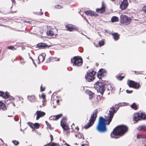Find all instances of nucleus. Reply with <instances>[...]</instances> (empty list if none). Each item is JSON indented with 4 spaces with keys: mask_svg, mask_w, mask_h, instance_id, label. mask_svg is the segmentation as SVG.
Returning <instances> with one entry per match:
<instances>
[{
    "mask_svg": "<svg viewBox=\"0 0 146 146\" xmlns=\"http://www.w3.org/2000/svg\"><path fill=\"white\" fill-rule=\"evenodd\" d=\"M119 109L118 105H115L111 108L109 111V113L107 116H106L104 119L102 117H100L97 125L96 126V129L99 132L104 133L107 131L106 125H109L111 121L114 113Z\"/></svg>",
    "mask_w": 146,
    "mask_h": 146,
    "instance_id": "nucleus-1",
    "label": "nucleus"
},
{
    "mask_svg": "<svg viewBox=\"0 0 146 146\" xmlns=\"http://www.w3.org/2000/svg\"><path fill=\"white\" fill-rule=\"evenodd\" d=\"M127 127L124 125H120L115 128L111 133V138L117 139L123 135L127 131Z\"/></svg>",
    "mask_w": 146,
    "mask_h": 146,
    "instance_id": "nucleus-2",
    "label": "nucleus"
},
{
    "mask_svg": "<svg viewBox=\"0 0 146 146\" xmlns=\"http://www.w3.org/2000/svg\"><path fill=\"white\" fill-rule=\"evenodd\" d=\"M0 96H2L3 98L6 99L5 101V103L7 104H11L14 106H15V105L13 101L14 98L11 96H10L9 94L7 92H6L5 93L4 92L0 91Z\"/></svg>",
    "mask_w": 146,
    "mask_h": 146,
    "instance_id": "nucleus-3",
    "label": "nucleus"
},
{
    "mask_svg": "<svg viewBox=\"0 0 146 146\" xmlns=\"http://www.w3.org/2000/svg\"><path fill=\"white\" fill-rule=\"evenodd\" d=\"M98 113V112L97 109L94 110L93 112L92 115L91 116L89 122L84 126V127L85 129H88L93 125L96 120L97 115Z\"/></svg>",
    "mask_w": 146,
    "mask_h": 146,
    "instance_id": "nucleus-4",
    "label": "nucleus"
},
{
    "mask_svg": "<svg viewBox=\"0 0 146 146\" xmlns=\"http://www.w3.org/2000/svg\"><path fill=\"white\" fill-rule=\"evenodd\" d=\"M94 88L96 89L98 92H100L101 94H102L105 91V85L101 82H98L94 85Z\"/></svg>",
    "mask_w": 146,
    "mask_h": 146,
    "instance_id": "nucleus-5",
    "label": "nucleus"
},
{
    "mask_svg": "<svg viewBox=\"0 0 146 146\" xmlns=\"http://www.w3.org/2000/svg\"><path fill=\"white\" fill-rule=\"evenodd\" d=\"M96 72L93 70H88L85 75V78L88 82L92 81L95 79Z\"/></svg>",
    "mask_w": 146,
    "mask_h": 146,
    "instance_id": "nucleus-6",
    "label": "nucleus"
},
{
    "mask_svg": "<svg viewBox=\"0 0 146 146\" xmlns=\"http://www.w3.org/2000/svg\"><path fill=\"white\" fill-rule=\"evenodd\" d=\"M71 61L73 65L78 66H81L83 62L82 59L80 56H75L71 59Z\"/></svg>",
    "mask_w": 146,
    "mask_h": 146,
    "instance_id": "nucleus-7",
    "label": "nucleus"
},
{
    "mask_svg": "<svg viewBox=\"0 0 146 146\" xmlns=\"http://www.w3.org/2000/svg\"><path fill=\"white\" fill-rule=\"evenodd\" d=\"M146 119V115L144 113L141 112L140 113H137L133 115V119L137 121L139 120H142Z\"/></svg>",
    "mask_w": 146,
    "mask_h": 146,
    "instance_id": "nucleus-8",
    "label": "nucleus"
},
{
    "mask_svg": "<svg viewBox=\"0 0 146 146\" xmlns=\"http://www.w3.org/2000/svg\"><path fill=\"white\" fill-rule=\"evenodd\" d=\"M120 19L121 23L126 25L129 24L131 20V18L126 15H123L120 16Z\"/></svg>",
    "mask_w": 146,
    "mask_h": 146,
    "instance_id": "nucleus-9",
    "label": "nucleus"
},
{
    "mask_svg": "<svg viewBox=\"0 0 146 146\" xmlns=\"http://www.w3.org/2000/svg\"><path fill=\"white\" fill-rule=\"evenodd\" d=\"M127 84L129 87L133 88L135 89H138L140 86L139 83L132 80H128Z\"/></svg>",
    "mask_w": 146,
    "mask_h": 146,
    "instance_id": "nucleus-10",
    "label": "nucleus"
},
{
    "mask_svg": "<svg viewBox=\"0 0 146 146\" xmlns=\"http://www.w3.org/2000/svg\"><path fill=\"white\" fill-rule=\"evenodd\" d=\"M66 118H63L61 121V125L64 130H67L68 129V126L66 123Z\"/></svg>",
    "mask_w": 146,
    "mask_h": 146,
    "instance_id": "nucleus-11",
    "label": "nucleus"
},
{
    "mask_svg": "<svg viewBox=\"0 0 146 146\" xmlns=\"http://www.w3.org/2000/svg\"><path fill=\"white\" fill-rule=\"evenodd\" d=\"M59 100L58 99H57L56 97L55 98H54L52 97H52L51 99V104L52 105L53 107L55 108L56 107V106L57 105H58L59 103Z\"/></svg>",
    "mask_w": 146,
    "mask_h": 146,
    "instance_id": "nucleus-12",
    "label": "nucleus"
},
{
    "mask_svg": "<svg viewBox=\"0 0 146 146\" xmlns=\"http://www.w3.org/2000/svg\"><path fill=\"white\" fill-rule=\"evenodd\" d=\"M66 27L68 30L70 31H73L74 30H78V27L72 25H68L66 26Z\"/></svg>",
    "mask_w": 146,
    "mask_h": 146,
    "instance_id": "nucleus-13",
    "label": "nucleus"
},
{
    "mask_svg": "<svg viewBox=\"0 0 146 146\" xmlns=\"http://www.w3.org/2000/svg\"><path fill=\"white\" fill-rule=\"evenodd\" d=\"M28 125L30 127L33 129L35 128L38 129L39 128L40 124L38 123H35L34 124H33L31 122H29L28 123Z\"/></svg>",
    "mask_w": 146,
    "mask_h": 146,
    "instance_id": "nucleus-14",
    "label": "nucleus"
},
{
    "mask_svg": "<svg viewBox=\"0 0 146 146\" xmlns=\"http://www.w3.org/2000/svg\"><path fill=\"white\" fill-rule=\"evenodd\" d=\"M36 114L37 115L36 119H38L40 117H42L45 115V113L41 111H38L36 112Z\"/></svg>",
    "mask_w": 146,
    "mask_h": 146,
    "instance_id": "nucleus-15",
    "label": "nucleus"
},
{
    "mask_svg": "<svg viewBox=\"0 0 146 146\" xmlns=\"http://www.w3.org/2000/svg\"><path fill=\"white\" fill-rule=\"evenodd\" d=\"M128 4L127 1H123L120 5V8L122 10L125 9L127 7Z\"/></svg>",
    "mask_w": 146,
    "mask_h": 146,
    "instance_id": "nucleus-16",
    "label": "nucleus"
},
{
    "mask_svg": "<svg viewBox=\"0 0 146 146\" xmlns=\"http://www.w3.org/2000/svg\"><path fill=\"white\" fill-rule=\"evenodd\" d=\"M85 14L88 15L94 16H96L98 15L97 14L92 11H85Z\"/></svg>",
    "mask_w": 146,
    "mask_h": 146,
    "instance_id": "nucleus-17",
    "label": "nucleus"
},
{
    "mask_svg": "<svg viewBox=\"0 0 146 146\" xmlns=\"http://www.w3.org/2000/svg\"><path fill=\"white\" fill-rule=\"evenodd\" d=\"M62 116V114H60L56 115H54L50 116L49 118L50 120H57Z\"/></svg>",
    "mask_w": 146,
    "mask_h": 146,
    "instance_id": "nucleus-18",
    "label": "nucleus"
},
{
    "mask_svg": "<svg viewBox=\"0 0 146 146\" xmlns=\"http://www.w3.org/2000/svg\"><path fill=\"white\" fill-rule=\"evenodd\" d=\"M45 55L44 53H42L38 56V58L39 62H42L44 60Z\"/></svg>",
    "mask_w": 146,
    "mask_h": 146,
    "instance_id": "nucleus-19",
    "label": "nucleus"
},
{
    "mask_svg": "<svg viewBox=\"0 0 146 146\" xmlns=\"http://www.w3.org/2000/svg\"><path fill=\"white\" fill-rule=\"evenodd\" d=\"M37 47L40 48H44L48 46V45L45 43H40L37 45Z\"/></svg>",
    "mask_w": 146,
    "mask_h": 146,
    "instance_id": "nucleus-20",
    "label": "nucleus"
},
{
    "mask_svg": "<svg viewBox=\"0 0 146 146\" xmlns=\"http://www.w3.org/2000/svg\"><path fill=\"white\" fill-rule=\"evenodd\" d=\"M7 109V107L5 104L2 101H0V110L4 111L6 110Z\"/></svg>",
    "mask_w": 146,
    "mask_h": 146,
    "instance_id": "nucleus-21",
    "label": "nucleus"
},
{
    "mask_svg": "<svg viewBox=\"0 0 146 146\" xmlns=\"http://www.w3.org/2000/svg\"><path fill=\"white\" fill-rule=\"evenodd\" d=\"M105 7L104 5H102V7L100 9H98L96 10L97 12L100 13H102L104 12Z\"/></svg>",
    "mask_w": 146,
    "mask_h": 146,
    "instance_id": "nucleus-22",
    "label": "nucleus"
},
{
    "mask_svg": "<svg viewBox=\"0 0 146 146\" xmlns=\"http://www.w3.org/2000/svg\"><path fill=\"white\" fill-rule=\"evenodd\" d=\"M28 99L31 102H34L36 101V99L34 96H28Z\"/></svg>",
    "mask_w": 146,
    "mask_h": 146,
    "instance_id": "nucleus-23",
    "label": "nucleus"
},
{
    "mask_svg": "<svg viewBox=\"0 0 146 146\" xmlns=\"http://www.w3.org/2000/svg\"><path fill=\"white\" fill-rule=\"evenodd\" d=\"M71 127L72 129V132H76L77 131H78L79 130V128L77 126L75 127L74 124V123H73L71 125Z\"/></svg>",
    "mask_w": 146,
    "mask_h": 146,
    "instance_id": "nucleus-24",
    "label": "nucleus"
},
{
    "mask_svg": "<svg viewBox=\"0 0 146 146\" xmlns=\"http://www.w3.org/2000/svg\"><path fill=\"white\" fill-rule=\"evenodd\" d=\"M137 129L139 131H146V125H141L138 127Z\"/></svg>",
    "mask_w": 146,
    "mask_h": 146,
    "instance_id": "nucleus-25",
    "label": "nucleus"
},
{
    "mask_svg": "<svg viewBox=\"0 0 146 146\" xmlns=\"http://www.w3.org/2000/svg\"><path fill=\"white\" fill-rule=\"evenodd\" d=\"M75 136L76 137H78L79 139L83 138V139H84V137L83 135L80 133L79 132L77 134H76Z\"/></svg>",
    "mask_w": 146,
    "mask_h": 146,
    "instance_id": "nucleus-26",
    "label": "nucleus"
},
{
    "mask_svg": "<svg viewBox=\"0 0 146 146\" xmlns=\"http://www.w3.org/2000/svg\"><path fill=\"white\" fill-rule=\"evenodd\" d=\"M45 97L46 96L44 94H42L41 95V98L43 99V100L42 101V102H43L42 105L43 106H45L46 105V103H45V102L46 101Z\"/></svg>",
    "mask_w": 146,
    "mask_h": 146,
    "instance_id": "nucleus-27",
    "label": "nucleus"
},
{
    "mask_svg": "<svg viewBox=\"0 0 146 146\" xmlns=\"http://www.w3.org/2000/svg\"><path fill=\"white\" fill-rule=\"evenodd\" d=\"M98 72L102 74V75L103 76H104L106 74V72L105 71V70L104 69H100L99 70Z\"/></svg>",
    "mask_w": 146,
    "mask_h": 146,
    "instance_id": "nucleus-28",
    "label": "nucleus"
},
{
    "mask_svg": "<svg viewBox=\"0 0 146 146\" xmlns=\"http://www.w3.org/2000/svg\"><path fill=\"white\" fill-rule=\"evenodd\" d=\"M112 35L113 36V38L115 40H117L119 39V36L117 33H112Z\"/></svg>",
    "mask_w": 146,
    "mask_h": 146,
    "instance_id": "nucleus-29",
    "label": "nucleus"
},
{
    "mask_svg": "<svg viewBox=\"0 0 146 146\" xmlns=\"http://www.w3.org/2000/svg\"><path fill=\"white\" fill-rule=\"evenodd\" d=\"M111 20L112 22H117L119 21V18L116 16H113L112 17Z\"/></svg>",
    "mask_w": 146,
    "mask_h": 146,
    "instance_id": "nucleus-30",
    "label": "nucleus"
},
{
    "mask_svg": "<svg viewBox=\"0 0 146 146\" xmlns=\"http://www.w3.org/2000/svg\"><path fill=\"white\" fill-rule=\"evenodd\" d=\"M88 94L89 95V98L90 99H92L94 95V93L91 91H88Z\"/></svg>",
    "mask_w": 146,
    "mask_h": 146,
    "instance_id": "nucleus-31",
    "label": "nucleus"
},
{
    "mask_svg": "<svg viewBox=\"0 0 146 146\" xmlns=\"http://www.w3.org/2000/svg\"><path fill=\"white\" fill-rule=\"evenodd\" d=\"M47 34L49 36H52L54 35V33L53 31L52 30H49L48 31Z\"/></svg>",
    "mask_w": 146,
    "mask_h": 146,
    "instance_id": "nucleus-32",
    "label": "nucleus"
},
{
    "mask_svg": "<svg viewBox=\"0 0 146 146\" xmlns=\"http://www.w3.org/2000/svg\"><path fill=\"white\" fill-rule=\"evenodd\" d=\"M108 90H111V92H113L115 91V89L114 88L112 87L110 85H109Z\"/></svg>",
    "mask_w": 146,
    "mask_h": 146,
    "instance_id": "nucleus-33",
    "label": "nucleus"
},
{
    "mask_svg": "<svg viewBox=\"0 0 146 146\" xmlns=\"http://www.w3.org/2000/svg\"><path fill=\"white\" fill-rule=\"evenodd\" d=\"M131 108L136 110H137V106L135 103H134L131 106Z\"/></svg>",
    "mask_w": 146,
    "mask_h": 146,
    "instance_id": "nucleus-34",
    "label": "nucleus"
},
{
    "mask_svg": "<svg viewBox=\"0 0 146 146\" xmlns=\"http://www.w3.org/2000/svg\"><path fill=\"white\" fill-rule=\"evenodd\" d=\"M44 146H59V145L56 143H53L51 144H47Z\"/></svg>",
    "mask_w": 146,
    "mask_h": 146,
    "instance_id": "nucleus-35",
    "label": "nucleus"
},
{
    "mask_svg": "<svg viewBox=\"0 0 146 146\" xmlns=\"http://www.w3.org/2000/svg\"><path fill=\"white\" fill-rule=\"evenodd\" d=\"M7 48L9 49L13 50H16L17 49L13 46H10L7 47Z\"/></svg>",
    "mask_w": 146,
    "mask_h": 146,
    "instance_id": "nucleus-36",
    "label": "nucleus"
},
{
    "mask_svg": "<svg viewBox=\"0 0 146 146\" xmlns=\"http://www.w3.org/2000/svg\"><path fill=\"white\" fill-rule=\"evenodd\" d=\"M12 142L13 144L15 145H19V141L16 140H13L12 141Z\"/></svg>",
    "mask_w": 146,
    "mask_h": 146,
    "instance_id": "nucleus-37",
    "label": "nucleus"
},
{
    "mask_svg": "<svg viewBox=\"0 0 146 146\" xmlns=\"http://www.w3.org/2000/svg\"><path fill=\"white\" fill-rule=\"evenodd\" d=\"M99 44L100 46H102L104 44V41L102 40L99 42Z\"/></svg>",
    "mask_w": 146,
    "mask_h": 146,
    "instance_id": "nucleus-38",
    "label": "nucleus"
},
{
    "mask_svg": "<svg viewBox=\"0 0 146 146\" xmlns=\"http://www.w3.org/2000/svg\"><path fill=\"white\" fill-rule=\"evenodd\" d=\"M45 123L47 126V127H48L50 129H51V125L47 121H45Z\"/></svg>",
    "mask_w": 146,
    "mask_h": 146,
    "instance_id": "nucleus-39",
    "label": "nucleus"
},
{
    "mask_svg": "<svg viewBox=\"0 0 146 146\" xmlns=\"http://www.w3.org/2000/svg\"><path fill=\"white\" fill-rule=\"evenodd\" d=\"M97 77L101 79L104 76L102 75L101 74H100L98 72L97 75Z\"/></svg>",
    "mask_w": 146,
    "mask_h": 146,
    "instance_id": "nucleus-40",
    "label": "nucleus"
},
{
    "mask_svg": "<svg viewBox=\"0 0 146 146\" xmlns=\"http://www.w3.org/2000/svg\"><path fill=\"white\" fill-rule=\"evenodd\" d=\"M124 77L121 76H119L117 77V78L119 80H121Z\"/></svg>",
    "mask_w": 146,
    "mask_h": 146,
    "instance_id": "nucleus-41",
    "label": "nucleus"
},
{
    "mask_svg": "<svg viewBox=\"0 0 146 146\" xmlns=\"http://www.w3.org/2000/svg\"><path fill=\"white\" fill-rule=\"evenodd\" d=\"M55 8L57 9H61L62 8V7L60 5H57L55 6Z\"/></svg>",
    "mask_w": 146,
    "mask_h": 146,
    "instance_id": "nucleus-42",
    "label": "nucleus"
},
{
    "mask_svg": "<svg viewBox=\"0 0 146 146\" xmlns=\"http://www.w3.org/2000/svg\"><path fill=\"white\" fill-rule=\"evenodd\" d=\"M137 138L138 139H139L141 138H143V136L140 134H138L137 135Z\"/></svg>",
    "mask_w": 146,
    "mask_h": 146,
    "instance_id": "nucleus-43",
    "label": "nucleus"
},
{
    "mask_svg": "<svg viewBox=\"0 0 146 146\" xmlns=\"http://www.w3.org/2000/svg\"><path fill=\"white\" fill-rule=\"evenodd\" d=\"M20 60V63H21V64H23L25 63V62L23 59L21 58Z\"/></svg>",
    "mask_w": 146,
    "mask_h": 146,
    "instance_id": "nucleus-44",
    "label": "nucleus"
},
{
    "mask_svg": "<svg viewBox=\"0 0 146 146\" xmlns=\"http://www.w3.org/2000/svg\"><path fill=\"white\" fill-rule=\"evenodd\" d=\"M133 91L132 90H126V92L127 93L130 94L131 93L133 92Z\"/></svg>",
    "mask_w": 146,
    "mask_h": 146,
    "instance_id": "nucleus-45",
    "label": "nucleus"
},
{
    "mask_svg": "<svg viewBox=\"0 0 146 146\" xmlns=\"http://www.w3.org/2000/svg\"><path fill=\"white\" fill-rule=\"evenodd\" d=\"M142 143L144 145V146H146V140H143Z\"/></svg>",
    "mask_w": 146,
    "mask_h": 146,
    "instance_id": "nucleus-46",
    "label": "nucleus"
},
{
    "mask_svg": "<svg viewBox=\"0 0 146 146\" xmlns=\"http://www.w3.org/2000/svg\"><path fill=\"white\" fill-rule=\"evenodd\" d=\"M45 88H44L42 87V86L40 87V90L41 92H42L44 90Z\"/></svg>",
    "mask_w": 146,
    "mask_h": 146,
    "instance_id": "nucleus-47",
    "label": "nucleus"
},
{
    "mask_svg": "<svg viewBox=\"0 0 146 146\" xmlns=\"http://www.w3.org/2000/svg\"><path fill=\"white\" fill-rule=\"evenodd\" d=\"M15 120L16 121H17L19 120V119L18 118V116H16L14 117Z\"/></svg>",
    "mask_w": 146,
    "mask_h": 146,
    "instance_id": "nucleus-48",
    "label": "nucleus"
},
{
    "mask_svg": "<svg viewBox=\"0 0 146 146\" xmlns=\"http://www.w3.org/2000/svg\"><path fill=\"white\" fill-rule=\"evenodd\" d=\"M135 73L136 74H142L140 73V72L135 71Z\"/></svg>",
    "mask_w": 146,
    "mask_h": 146,
    "instance_id": "nucleus-49",
    "label": "nucleus"
},
{
    "mask_svg": "<svg viewBox=\"0 0 146 146\" xmlns=\"http://www.w3.org/2000/svg\"><path fill=\"white\" fill-rule=\"evenodd\" d=\"M105 31L106 32H107V33H109V34H110L111 33V32H110V31H108V30L106 29L105 30Z\"/></svg>",
    "mask_w": 146,
    "mask_h": 146,
    "instance_id": "nucleus-50",
    "label": "nucleus"
},
{
    "mask_svg": "<svg viewBox=\"0 0 146 146\" xmlns=\"http://www.w3.org/2000/svg\"><path fill=\"white\" fill-rule=\"evenodd\" d=\"M32 60V61H33V63L35 65H36V64L34 62V61L33 60V58H32V57H30V58Z\"/></svg>",
    "mask_w": 146,
    "mask_h": 146,
    "instance_id": "nucleus-51",
    "label": "nucleus"
},
{
    "mask_svg": "<svg viewBox=\"0 0 146 146\" xmlns=\"http://www.w3.org/2000/svg\"><path fill=\"white\" fill-rule=\"evenodd\" d=\"M144 10H146V5L144 6L142 8V10L144 11Z\"/></svg>",
    "mask_w": 146,
    "mask_h": 146,
    "instance_id": "nucleus-52",
    "label": "nucleus"
},
{
    "mask_svg": "<svg viewBox=\"0 0 146 146\" xmlns=\"http://www.w3.org/2000/svg\"><path fill=\"white\" fill-rule=\"evenodd\" d=\"M54 59L56 61H59V59L58 58H57L56 57H54Z\"/></svg>",
    "mask_w": 146,
    "mask_h": 146,
    "instance_id": "nucleus-53",
    "label": "nucleus"
},
{
    "mask_svg": "<svg viewBox=\"0 0 146 146\" xmlns=\"http://www.w3.org/2000/svg\"><path fill=\"white\" fill-rule=\"evenodd\" d=\"M43 13L42 12H40L38 13H37V14L38 15H42L43 14Z\"/></svg>",
    "mask_w": 146,
    "mask_h": 146,
    "instance_id": "nucleus-54",
    "label": "nucleus"
},
{
    "mask_svg": "<svg viewBox=\"0 0 146 146\" xmlns=\"http://www.w3.org/2000/svg\"><path fill=\"white\" fill-rule=\"evenodd\" d=\"M13 3H15V0H11Z\"/></svg>",
    "mask_w": 146,
    "mask_h": 146,
    "instance_id": "nucleus-55",
    "label": "nucleus"
},
{
    "mask_svg": "<svg viewBox=\"0 0 146 146\" xmlns=\"http://www.w3.org/2000/svg\"><path fill=\"white\" fill-rule=\"evenodd\" d=\"M81 146H88V145H87V144H82V145Z\"/></svg>",
    "mask_w": 146,
    "mask_h": 146,
    "instance_id": "nucleus-56",
    "label": "nucleus"
},
{
    "mask_svg": "<svg viewBox=\"0 0 146 146\" xmlns=\"http://www.w3.org/2000/svg\"><path fill=\"white\" fill-rule=\"evenodd\" d=\"M50 136H51V140H52V136L51 135Z\"/></svg>",
    "mask_w": 146,
    "mask_h": 146,
    "instance_id": "nucleus-57",
    "label": "nucleus"
},
{
    "mask_svg": "<svg viewBox=\"0 0 146 146\" xmlns=\"http://www.w3.org/2000/svg\"><path fill=\"white\" fill-rule=\"evenodd\" d=\"M66 145L67 146H70V145H69L68 144H66Z\"/></svg>",
    "mask_w": 146,
    "mask_h": 146,
    "instance_id": "nucleus-58",
    "label": "nucleus"
},
{
    "mask_svg": "<svg viewBox=\"0 0 146 146\" xmlns=\"http://www.w3.org/2000/svg\"><path fill=\"white\" fill-rule=\"evenodd\" d=\"M143 11H144L146 13V10H144H144Z\"/></svg>",
    "mask_w": 146,
    "mask_h": 146,
    "instance_id": "nucleus-59",
    "label": "nucleus"
},
{
    "mask_svg": "<svg viewBox=\"0 0 146 146\" xmlns=\"http://www.w3.org/2000/svg\"><path fill=\"white\" fill-rule=\"evenodd\" d=\"M123 1H127V0H124Z\"/></svg>",
    "mask_w": 146,
    "mask_h": 146,
    "instance_id": "nucleus-60",
    "label": "nucleus"
},
{
    "mask_svg": "<svg viewBox=\"0 0 146 146\" xmlns=\"http://www.w3.org/2000/svg\"><path fill=\"white\" fill-rule=\"evenodd\" d=\"M12 116H9V115H8V117H11Z\"/></svg>",
    "mask_w": 146,
    "mask_h": 146,
    "instance_id": "nucleus-61",
    "label": "nucleus"
},
{
    "mask_svg": "<svg viewBox=\"0 0 146 146\" xmlns=\"http://www.w3.org/2000/svg\"><path fill=\"white\" fill-rule=\"evenodd\" d=\"M1 25H2V24H0V26H1Z\"/></svg>",
    "mask_w": 146,
    "mask_h": 146,
    "instance_id": "nucleus-62",
    "label": "nucleus"
},
{
    "mask_svg": "<svg viewBox=\"0 0 146 146\" xmlns=\"http://www.w3.org/2000/svg\"><path fill=\"white\" fill-rule=\"evenodd\" d=\"M27 22V23H29V21H27V22Z\"/></svg>",
    "mask_w": 146,
    "mask_h": 146,
    "instance_id": "nucleus-63",
    "label": "nucleus"
},
{
    "mask_svg": "<svg viewBox=\"0 0 146 146\" xmlns=\"http://www.w3.org/2000/svg\"><path fill=\"white\" fill-rule=\"evenodd\" d=\"M21 131H22V129H21Z\"/></svg>",
    "mask_w": 146,
    "mask_h": 146,
    "instance_id": "nucleus-64",
    "label": "nucleus"
}]
</instances>
